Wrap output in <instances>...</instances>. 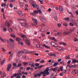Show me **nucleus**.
Instances as JSON below:
<instances>
[{
  "label": "nucleus",
  "instance_id": "nucleus-1",
  "mask_svg": "<svg viewBox=\"0 0 78 78\" xmlns=\"http://www.w3.org/2000/svg\"><path fill=\"white\" fill-rule=\"evenodd\" d=\"M32 21L34 22L35 24H32V25L33 26H36L37 25V20L35 19L34 18H32Z\"/></svg>",
  "mask_w": 78,
  "mask_h": 78
},
{
  "label": "nucleus",
  "instance_id": "nucleus-2",
  "mask_svg": "<svg viewBox=\"0 0 78 78\" xmlns=\"http://www.w3.org/2000/svg\"><path fill=\"white\" fill-rule=\"evenodd\" d=\"M28 63H29V66H30L31 67H34V63L31 61H30L28 62Z\"/></svg>",
  "mask_w": 78,
  "mask_h": 78
},
{
  "label": "nucleus",
  "instance_id": "nucleus-3",
  "mask_svg": "<svg viewBox=\"0 0 78 78\" xmlns=\"http://www.w3.org/2000/svg\"><path fill=\"white\" fill-rule=\"evenodd\" d=\"M22 51H19L16 54V56H18V57H20V56H22Z\"/></svg>",
  "mask_w": 78,
  "mask_h": 78
},
{
  "label": "nucleus",
  "instance_id": "nucleus-4",
  "mask_svg": "<svg viewBox=\"0 0 78 78\" xmlns=\"http://www.w3.org/2000/svg\"><path fill=\"white\" fill-rule=\"evenodd\" d=\"M7 43L8 45L10 47H11V48H13V47H14V44H11V42H10V41H8Z\"/></svg>",
  "mask_w": 78,
  "mask_h": 78
},
{
  "label": "nucleus",
  "instance_id": "nucleus-5",
  "mask_svg": "<svg viewBox=\"0 0 78 78\" xmlns=\"http://www.w3.org/2000/svg\"><path fill=\"white\" fill-rule=\"evenodd\" d=\"M19 36H21L22 37H23V38H24L23 39V40L25 41H27V36L25 35H20V34H19Z\"/></svg>",
  "mask_w": 78,
  "mask_h": 78
},
{
  "label": "nucleus",
  "instance_id": "nucleus-6",
  "mask_svg": "<svg viewBox=\"0 0 78 78\" xmlns=\"http://www.w3.org/2000/svg\"><path fill=\"white\" fill-rule=\"evenodd\" d=\"M39 18L41 20H42L43 22H44L46 23L47 22V20L44 19L43 17L41 16H39Z\"/></svg>",
  "mask_w": 78,
  "mask_h": 78
},
{
  "label": "nucleus",
  "instance_id": "nucleus-7",
  "mask_svg": "<svg viewBox=\"0 0 78 78\" xmlns=\"http://www.w3.org/2000/svg\"><path fill=\"white\" fill-rule=\"evenodd\" d=\"M32 6H33V8H36L37 9H39V6L37 5V4H33L32 5Z\"/></svg>",
  "mask_w": 78,
  "mask_h": 78
},
{
  "label": "nucleus",
  "instance_id": "nucleus-8",
  "mask_svg": "<svg viewBox=\"0 0 78 78\" xmlns=\"http://www.w3.org/2000/svg\"><path fill=\"white\" fill-rule=\"evenodd\" d=\"M49 68H47L44 71V72H45L46 75H49V72H48V71H49Z\"/></svg>",
  "mask_w": 78,
  "mask_h": 78
},
{
  "label": "nucleus",
  "instance_id": "nucleus-9",
  "mask_svg": "<svg viewBox=\"0 0 78 78\" xmlns=\"http://www.w3.org/2000/svg\"><path fill=\"white\" fill-rule=\"evenodd\" d=\"M6 76V73L4 72L2 73V74H1V78H4L5 76Z\"/></svg>",
  "mask_w": 78,
  "mask_h": 78
},
{
  "label": "nucleus",
  "instance_id": "nucleus-10",
  "mask_svg": "<svg viewBox=\"0 0 78 78\" xmlns=\"http://www.w3.org/2000/svg\"><path fill=\"white\" fill-rule=\"evenodd\" d=\"M5 25H6L8 28H9V27H11V24L9 22H5Z\"/></svg>",
  "mask_w": 78,
  "mask_h": 78
},
{
  "label": "nucleus",
  "instance_id": "nucleus-11",
  "mask_svg": "<svg viewBox=\"0 0 78 78\" xmlns=\"http://www.w3.org/2000/svg\"><path fill=\"white\" fill-rule=\"evenodd\" d=\"M58 67H56L54 68H51V70H52L53 72H56V71H57V70H58Z\"/></svg>",
  "mask_w": 78,
  "mask_h": 78
},
{
  "label": "nucleus",
  "instance_id": "nucleus-12",
  "mask_svg": "<svg viewBox=\"0 0 78 78\" xmlns=\"http://www.w3.org/2000/svg\"><path fill=\"white\" fill-rule=\"evenodd\" d=\"M59 10L61 12V13H62L63 12V8H62V6L60 5L59 6Z\"/></svg>",
  "mask_w": 78,
  "mask_h": 78
},
{
  "label": "nucleus",
  "instance_id": "nucleus-13",
  "mask_svg": "<svg viewBox=\"0 0 78 78\" xmlns=\"http://www.w3.org/2000/svg\"><path fill=\"white\" fill-rule=\"evenodd\" d=\"M12 65L11 64H9L7 68V71H9V69H11V67Z\"/></svg>",
  "mask_w": 78,
  "mask_h": 78
},
{
  "label": "nucleus",
  "instance_id": "nucleus-14",
  "mask_svg": "<svg viewBox=\"0 0 78 78\" xmlns=\"http://www.w3.org/2000/svg\"><path fill=\"white\" fill-rule=\"evenodd\" d=\"M17 75H22V73H17V74H14L12 76L14 77H16V76H17Z\"/></svg>",
  "mask_w": 78,
  "mask_h": 78
},
{
  "label": "nucleus",
  "instance_id": "nucleus-15",
  "mask_svg": "<svg viewBox=\"0 0 78 78\" xmlns=\"http://www.w3.org/2000/svg\"><path fill=\"white\" fill-rule=\"evenodd\" d=\"M62 35V33L61 32H58L57 34H55V36H61Z\"/></svg>",
  "mask_w": 78,
  "mask_h": 78
},
{
  "label": "nucleus",
  "instance_id": "nucleus-16",
  "mask_svg": "<svg viewBox=\"0 0 78 78\" xmlns=\"http://www.w3.org/2000/svg\"><path fill=\"white\" fill-rule=\"evenodd\" d=\"M66 69L67 70H68V71H69L70 70V66H69V65H68L66 67Z\"/></svg>",
  "mask_w": 78,
  "mask_h": 78
},
{
  "label": "nucleus",
  "instance_id": "nucleus-17",
  "mask_svg": "<svg viewBox=\"0 0 78 78\" xmlns=\"http://www.w3.org/2000/svg\"><path fill=\"white\" fill-rule=\"evenodd\" d=\"M40 74L41 75H43V76H46V73H45V72L43 71L41 72L40 73Z\"/></svg>",
  "mask_w": 78,
  "mask_h": 78
},
{
  "label": "nucleus",
  "instance_id": "nucleus-18",
  "mask_svg": "<svg viewBox=\"0 0 78 78\" xmlns=\"http://www.w3.org/2000/svg\"><path fill=\"white\" fill-rule=\"evenodd\" d=\"M59 44L60 45H64V46H66L67 45V44H66V43L64 42H60L59 43Z\"/></svg>",
  "mask_w": 78,
  "mask_h": 78
},
{
  "label": "nucleus",
  "instance_id": "nucleus-19",
  "mask_svg": "<svg viewBox=\"0 0 78 78\" xmlns=\"http://www.w3.org/2000/svg\"><path fill=\"white\" fill-rule=\"evenodd\" d=\"M72 22H73V23H74V25L76 26H77V24H76V20H72Z\"/></svg>",
  "mask_w": 78,
  "mask_h": 78
},
{
  "label": "nucleus",
  "instance_id": "nucleus-20",
  "mask_svg": "<svg viewBox=\"0 0 78 78\" xmlns=\"http://www.w3.org/2000/svg\"><path fill=\"white\" fill-rule=\"evenodd\" d=\"M22 52V53H28V51L26 50H23L22 51H21Z\"/></svg>",
  "mask_w": 78,
  "mask_h": 78
},
{
  "label": "nucleus",
  "instance_id": "nucleus-21",
  "mask_svg": "<svg viewBox=\"0 0 78 78\" xmlns=\"http://www.w3.org/2000/svg\"><path fill=\"white\" fill-rule=\"evenodd\" d=\"M26 43L28 46H29V45H30V41L29 40L26 41Z\"/></svg>",
  "mask_w": 78,
  "mask_h": 78
},
{
  "label": "nucleus",
  "instance_id": "nucleus-22",
  "mask_svg": "<svg viewBox=\"0 0 78 78\" xmlns=\"http://www.w3.org/2000/svg\"><path fill=\"white\" fill-rule=\"evenodd\" d=\"M76 73H77V72L75 70H73L72 71V74H73V75H75Z\"/></svg>",
  "mask_w": 78,
  "mask_h": 78
},
{
  "label": "nucleus",
  "instance_id": "nucleus-23",
  "mask_svg": "<svg viewBox=\"0 0 78 78\" xmlns=\"http://www.w3.org/2000/svg\"><path fill=\"white\" fill-rule=\"evenodd\" d=\"M5 58H3V60L1 62V65H3L4 63H5Z\"/></svg>",
  "mask_w": 78,
  "mask_h": 78
},
{
  "label": "nucleus",
  "instance_id": "nucleus-24",
  "mask_svg": "<svg viewBox=\"0 0 78 78\" xmlns=\"http://www.w3.org/2000/svg\"><path fill=\"white\" fill-rule=\"evenodd\" d=\"M55 44V42L52 41L51 43V46H52V47H55V44Z\"/></svg>",
  "mask_w": 78,
  "mask_h": 78
},
{
  "label": "nucleus",
  "instance_id": "nucleus-25",
  "mask_svg": "<svg viewBox=\"0 0 78 78\" xmlns=\"http://www.w3.org/2000/svg\"><path fill=\"white\" fill-rule=\"evenodd\" d=\"M3 6H4V7L5 8V7L6 6V3H2V4H1L2 7H3Z\"/></svg>",
  "mask_w": 78,
  "mask_h": 78
},
{
  "label": "nucleus",
  "instance_id": "nucleus-26",
  "mask_svg": "<svg viewBox=\"0 0 78 78\" xmlns=\"http://www.w3.org/2000/svg\"><path fill=\"white\" fill-rule=\"evenodd\" d=\"M72 62L73 64H75V63H76V60L74 59H73V61Z\"/></svg>",
  "mask_w": 78,
  "mask_h": 78
},
{
  "label": "nucleus",
  "instance_id": "nucleus-27",
  "mask_svg": "<svg viewBox=\"0 0 78 78\" xmlns=\"http://www.w3.org/2000/svg\"><path fill=\"white\" fill-rule=\"evenodd\" d=\"M20 16L21 17H24V14L22 13V12L20 14Z\"/></svg>",
  "mask_w": 78,
  "mask_h": 78
},
{
  "label": "nucleus",
  "instance_id": "nucleus-28",
  "mask_svg": "<svg viewBox=\"0 0 78 78\" xmlns=\"http://www.w3.org/2000/svg\"><path fill=\"white\" fill-rule=\"evenodd\" d=\"M23 65L24 66H26V65H28V63L27 62H23Z\"/></svg>",
  "mask_w": 78,
  "mask_h": 78
},
{
  "label": "nucleus",
  "instance_id": "nucleus-29",
  "mask_svg": "<svg viewBox=\"0 0 78 78\" xmlns=\"http://www.w3.org/2000/svg\"><path fill=\"white\" fill-rule=\"evenodd\" d=\"M8 31L10 32V33H12V32L13 30H12V29H8Z\"/></svg>",
  "mask_w": 78,
  "mask_h": 78
},
{
  "label": "nucleus",
  "instance_id": "nucleus-30",
  "mask_svg": "<svg viewBox=\"0 0 78 78\" xmlns=\"http://www.w3.org/2000/svg\"><path fill=\"white\" fill-rule=\"evenodd\" d=\"M59 50L62 51H63V48H62L61 47H59Z\"/></svg>",
  "mask_w": 78,
  "mask_h": 78
},
{
  "label": "nucleus",
  "instance_id": "nucleus-31",
  "mask_svg": "<svg viewBox=\"0 0 78 78\" xmlns=\"http://www.w3.org/2000/svg\"><path fill=\"white\" fill-rule=\"evenodd\" d=\"M18 44L19 45H23V43L22 42H19Z\"/></svg>",
  "mask_w": 78,
  "mask_h": 78
},
{
  "label": "nucleus",
  "instance_id": "nucleus-32",
  "mask_svg": "<svg viewBox=\"0 0 78 78\" xmlns=\"http://www.w3.org/2000/svg\"><path fill=\"white\" fill-rule=\"evenodd\" d=\"M63 34L64 36H66V35H67V32L65 31L63 32Z\"/></svg>",
  "mask_w": 78,
  "mask_h": 78
},
{
  "label": "nucleus",
  "instance_id": "nucleus-33",
  "mask_svg": "<svg viewBox=\"0 0 78 78\" xmlns=\"http://www.w3.org/2000/svg\"><path fill=\"white\" fill-rule=\"evenodd\" d=\"M58 62H56L53 65V66L54 67H56V66H57V65H58Z\"/></svg>",
  "mask_w": 78,
  "mask_h": 78
},
{
  "label": "nucleus",
  "instance_id": "nucleus-34",
  "mask_svg": "<svg viewBox=\"0 0 78 78\" xmlns=\"http://www.w3.org/2000/svg\"><path fill=\"white\" fill-rule=\"evenodd\" d=\"M16 41H20V40H21V39H20V38H19V37H17L16 38Z\"/></svg>",
  "mask_w": 78,
  "mask_h": 78
},
{
  "label": "nucleus",
  "instance_id": "nucleus-35",
  "mask_svg": "<svg viewBox=\"0 0 78 78\" xmlns=\"http://www.w3.org/2000/svg\"><path fill=\"white\" fill-rule=\"evenodd\" d=\"M13 66H14V67H16H16H17V65L16 64V63H13Z\"/></svg>",
  "mask_w": 78,
  "mask_h": 78
},
{
  "label": "nucleus",
  "instance_id": "nucleus-36",
  "mask_svg": "<svg viewBox=\"0 0 78 78\" xmlns=\"http://www.w3.org/2000/svg\"><path fill=\"white\" fill-rule=\"evenodd\" d=\"M21 66H22V63H20L18 64V66L17 65V66H16V67H20Z\"/></svg>",
  "mask_w": 78,
  "mask_h": 78
},
{
  "label": "nucleus",
  "instance_id": "nucleus-37",
  "mask_svg": "<svg viewBox=\"0 0 78 78\" xmlns=\"http://www.w3.org/2000/svg\"><path fill=\"white\" fill-rule=\"evenodd\" d=\"M49 6H50V7H51V8H54V5L52 4H49Z\"/></svg>",
  "mask_w": 78,
  "mask_h": 78
},
{
  "label": "nucleus",
  "instance_id": "nucleus-38",
  "mask_svg": "<svg viewBox=\"0 0 78 78\" xmlns=\"http://www.w3.org/2000/svg\"><path fill=\"white\" fill-rule=\"evenodd\" d=\"M9 41L11 43V42H14V40H12V39L11 38H10L9 40Z\"/></svg>",
  "mask_w": 78,
  "mask_h": 78
},
{
  "label": "nucleus",
  "instance_id": "nucleus-39",
  "mask_svg": "<svg viewBox=\"0 0 78 78\" xmlns=\"http://www.w3.org/2000/svg\"><path fill=\"white\" fill-rule=\"evenodd\" d=\"M23 58V59H27V56L26 55H23L22 56Z\"/></svg>",
  "mask_w": 78,
  "mask_h": 78
},
{
  "label": "nucleus",
  "instance_id": "nucleus-40",
  "mask_svg": "<svg viewBox=\"0 0 78 78\" xmlns=\"http://www.w3.org/2000/svg\"><path fill=\"white\" fill-rule=\"evenodd\" d=\"M0 39H1V40L2 42H5V41L2 38V37H0Z\"/></svg>",
  "mask_w": 78,
  "mask_h": 78
},
{
  "label": "nucleus",
  "instance_id": "nucleus-41",
  "mask_svg": "<svg viewBox=\"0 0 78 78\" xmlns=\"http://www.w3.org/2000/svg\"><path fill=\"white\" fill-rule=\"evenodd\" d=\"M16 62L18 63H20V60L19 59H17L16 60Z\"/></svg>",
  "mask_w": 78,
  "mask_h": 78
},
{
  "label": "nucleus",
  "instance_id": "nucleus-42",
  "mask_svg": "<svg viewBox=\"0 0 78 78\" xmlns=\"http://www.w3.org/2000/svg\"><path fill=\"white\" fill-rule=\"evenodd\" d=\"M44 47H45L46 48H50V47L48 46H47L46 45H45V44H44Z\"/></svg>",
  "mask_w": 78,
  "mask_h": 78
},
{
  "label": "nucleus",
  "instance_id": "nucleus-43",
  "mask_svg": "<svg viewBox=\"0 0 78 78\" xmlns=\"http://www.w3.org/2000/svg\"><path fill=\"white\" fill-rule=\"evenodd\" d=\"M37 9V11H38V12H39V14H41V13H42V12L41 11V10L38 9Z\"/></svg>",
  "mask_w": 78,
  "mask_h": 78
},
{
  "label": "nucleus",
  "instance_id": "nucleus-44",
  "mask_svg": "<svg viewBox=\"0 0 78 78\" xmlns=\"http://www.w3.org/2000/svg\"><path fill=\"white\" fill-rule=\"evenodd\" d=\"M31 69V68L30 67H27L26 68V70H30Z\"/></svg>",
  "mask_w": 78,
  "mask_h": 78
},
{
  "label": "nucleus",
  "instance_id": "nucleus-45",
  "mask_svg": "<svg viewBox=\"0 0 78 78\" xmlns=\"http://www.w3.org/2000/svg\"><path fill=\"white\" fill-rule=\"evenodd\" d=\"M54 18L55 19V20H58V18H57V16H54Z\"/></svg>",
  "mask_w": 78,
  "mask_h": 78
},
{
  "label": "nucleus",
  "instance_id": "nucleus-46",
  "mask_svg": "<svg viewBox=\"0 0 78 78\" xmlns=\"http://www.w3.org/2000/svg\"><path fill=\"white\" fill-rule=\"evenodd\" d=\"M64 19L65 20H70V19L69 18H64Z\"/></svg>",
  "mask_w": 78,
  "mask_h": 78
},
{
  "label": "nucleus",
  "instance_id": "nucleus-47",
  "mask_svg": "<svg viewBox=\"0 0 78 78\" xmlns=\"http://www.w3.org/2000/svg\"><path fill=\"white\" fill-rule=\"evenodd\" d=\"M69 57H70V56L69 55H68L65 57L66 59H69Z\"/></svg>",
  "mask_w": 78,
  "mask_h": 78
},
{
  "label": "nucleus",
  "instance_id": "nucleus-48",
  "mask_svg": "<svg viewBox=\"0 0 78 78\" xmlns=\"http://www.w3.org/2000/svg\"><path fill=\"white\" fill-rule=\"evenodd\" d=\"M34 12L35 14H37L38 13V11L37 10H35L34 11Z\"/></svg>",
  "mask_w": 78,
  "mask_h": 78
},
{
  "label": "nucleus",
  "instance_id": "nucleus-49",
  "mask_svg": "<svg viewBox=\"0 0 78 78\" xmlns=\"http://www.w3.org/2000/svg\"><path fill=\"white\" fill-rule=\"evenodd\" d=\"M62 71L64 73H66V72H67V71L66 70H63Z\"/></svg>",
  "mask_w": 78,
  "mask_h": 78
},
{
  "label": "nucleus",
  "instance_id": "nucleus-50",
  "mask_svg": "<svg viewBox=\"0 0 78 78\" xmlns=\"http://www.w3.org/2000/svg\"><path fill=\"white\" fill-rule=\"evenodd\" d=\"M63 25L64 26H65V27H67L68 24H67V23H64L63 24Z\"/></svg>",
  "mask_w": 78,
  "mask_h": 78
},
{
  "label": "nucleus",
  "instance_id": "nucleus-51",
  "mask_svg": "<svg viewBox=\"0 0 78 78\" xmlns=\"http://www.w3.org/2000/svg\"><path fill=\"white\" fill-rule=\"evenodd\" d=\"M11 36L12 37H13V38H15V37H16V36L14 35L11 34Z\"/></svg>",
  "mask_w": 78,
  "mask_h": 78
},
{
  "label": "nucleus",
  "instance_id": "nucleus-52",
  "mask_svg": "<svg viewBox=\"0 0 78 78\" xmlns=\"http://www.w3.org/2000/svg\"><path fill=\"white\" fill-rule=\"evenodd\" d=\"M60 70L61 71H62L63 70V66H61L60 67Z\"/></svg>",
  "mask_w": 78,
  "mask_h": 78
},
{
  "label": "nucleus",
  "instance_id": "nucleus-53",
  "mask_svg": "<svg viewBox=\"0 0 78 78\" xmlns=\"http://www.w3.org/2000/svg\"><path fill=\"white\" fill-rule=\"evenodd\" d=\"M21 13L22 12H21V11H18V14H19V15H20Z\"/></svg>",
  "mask_w": 78,
  "mask_h": 78
},
{
  "label": "nucleus",
  "instance_id": "nucleus-54",
  "mask_svg": "<svg viewBox=\"0 0 78 78\" xmlns=\"http://www.w3.org/2000/svg\"><path fill=\"white\" fill-rule=\"evenodd\" d=\"M34 53V51H30L28 53L29 54H32V53Z\"/></svg>",
  "mask_w": 78,
  "mask_h": 78
},
{
  "label": "nucleus",
  "instance_id": "nucleus-55",
  "mask_svg": "<svg viewBox=\"0 0 78 78\" xmlns=\"http://www.w3.org/2000/svg\"><path fill=\"white\" fill-rule=\"evenodd\" d=\"M74 41H75V42H77V41H78V39H77V38L74 39Z\"/></svg>",
  "mask_w": 78,
  "mask_h": 78
},
{
  "label": "nucleus",
  "instance_id": "nucleus-56",
  "mask_svg": "<svg viewBox=\"0 0 78 78\" xmlns=\"http://www.w3.org/2000/svg\"><path fill=\"white\" fill-rule=\"evenodd\" d=\"M34 76L35 77H37L38 76L37 73L35 74L34 75Z\"/></svg>",
  "mask_w": 78,
  "mask_h": 78
},
{
  "label": "nucleus",
  "instance_id": "nucleus-57",
  "mask_svg": "<svg viewBox=\"0 0 78 78\" xmlns=\"http://www.w3.org/2000/svg\"><path fill=\"white\" fill-rule=\"evenodd\" d=\"M73 29H69V32L70 33H72V32H73Z\"/></svg>",
  "mask_w": 78,
  "mask_h": 78
},
{
  "label": "nucleus",
  "instance_id": "nucleus-58",
  "mask_svg": "<svg viewBox=\"0 0 78 78\" xmlns=\"http://www.w3.org/2000/svg\"><path fill=\"white\" fill-rule=\"evenodd\" d=\"M41 63H44L45 62V61L44 60H42L40 61Z\"/></svg>",
  "mask_w": 78,
  "mask_h": 78
},
{
  "label": "nucleus",
  "instance_id": "nucleus-59",
  "mask_svg": "<svg viewBox=\"0 0 78 78\" xmlns=\"http://www.w3.org/2000/svg\"><path fill=\"white\" fill-rule=\"evenodd\" d=\"M36 45L37 47H38V48H39L41 47V45H40V44H37Z\"/></svg>",
  "mask_w": 78,
  "mask_h": 78
},
{
  "label": "nucleus",
  "instance_id": "nucleus-60",
  "mask_svg": "<svg viewBox=\"0 0 78 78\" xmlns=\"http://www.w3.org/2000/svg\"><path fill=\"white\" fill-rule=\"evenodd\" d=\"M44 66L43 65L41 66L38 67V68L41 69V68H42V67H44Z\"/></svg>",
  "mask_w": 78,
  "mask_h": 78
},
{
  "label": "nucleus",
  "instance_id": "nucleus-61",
  "mask_svg": "<svg viewBox=\"0 0 78 78\" xmlns=\"http://www.w3.org/2000/svg\"><path fill=\"white\" fill-rule=\"evenodd\" d=\"M9 6L10 7V8H12L13 6V5L12 4H10Z\"/></svg>",
  "mask_w": 78,
  "mask_h": 78
},
{
  "label": "nucleus",
  "instance_id": "nucleus-62",
  "mask_svg": "<svg viewBox=\"0 0 78 78\" xmlns=\"http://www.w3.org/2000/svg\"><path fill=\"white\" fill-rule=\"evenodd\" d=\"M12 55H11L10 56V57L9 58V60H11L12 59Z\"/></svg>",
  "mask_w": 78,
  "mask_h": 78
},
{
  "label": "nucleus",
  "instance_id": "nucleus-63",
  "mask_svg": "<svg viewBox=\"0 0 78 78\" xmlns=\"http://www.w3.org/2000/svg\"><path fill=\"white\" fill-rule=\"evenodd\" d=\"M44 46L42 45H41L40 48H44Z\"/></svg>",
  "mask_w": 78,
  "mask_h": 78
},
{
  "label": "nucleus",
  "instance_id": "nucleus-64",
  "mask_svg": "<svg viewBox=\"0 0 78 78\" xmlns=\"http://www.w3.org/2000/svg\"><path fill=\"white\" fill-rule=\"evenodd\" d=\"M20 76H22V75L21 76V75H18V76H17L16 77V78H20Z\"/></svg>",
  "mask_w": 78,
  "mask_h": 78
}]
</instances>
